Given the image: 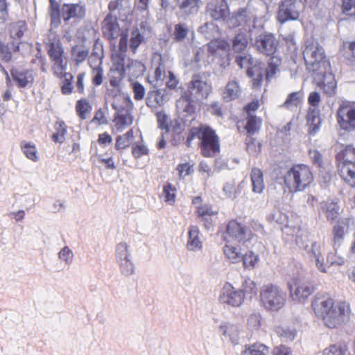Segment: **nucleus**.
I'll use <instances>...</instances> for the list:
<instances>
[{"label":"nucleus","mask_w":355,"mask_h":355,"mask_svg":"<svg viewBox=\"0 0 355 355\" xmlns=\"http://www.w3.org/2000/svg\"><path fill=\"white\" fill-rule=\"evenodd\" d=\"M312 306L316 315L320 317L329 329L338 328L349 319V305L344 301L331 297L317 299Z\"/></svg>","instance_id":"f257e3e1"},{"label":"nucleus","mask_w":355,"mask_h":355,"mask_svg":"<svg viewBox=\"0 0 355 355\" xmlns=\"http://www.w3.org/2000/svg\"><path fill=\"white\" fill-rule=\"evenodd\" d=\"M257 32L259 35L254 40L256 49L265 55L271 56L266 71V78L269 80L277 73L282 64L281 58L274 55L279 46V41L273 34L263 31L261 26L257 28Z\"/></svg>","instance_id":"f03ea898"},{"label":"nucleus","mask_w":355,"mask_h":355,"mask_svg":"<svg viewBox=\"0 0 355 355\" xmlns=\"http://www.w3.org/2000/svg\"><path fill=\"white\" fill-rule=\"evenodd\" d=\"M198 139L201 154L204 157H213L220 152V139L214 130L205 125L190 129L187 138V144L189 147L194 139Z\"/></svg>","instance_id":"7ed1b4c3"},{"label":"nucleus","mask_w":355,"mask_h":355,"mask_svg":"<svg viewBox=\"0 0 355 355\" xmlns=\"http://www.w3.org/2000/svg\"><path fill=\"white\" fill-rule=\"evenodd\" d=\"M288 272L293 277L288 283L292 299L294 301L304 302L314 291L312 282L303 275L302 268L300 263H291Z\"/></svg>","instance_id":"20e7f679"},{"label":"nucleus","mask_w":355,"mask_h":355,"mask_svg":"<svg viewBox=\"0 0 355 355\" xmlns=\"http://www.w3.org/2000/svg\"><path fill=\"white\" fill-rule=\"evenodd\" d=\"M303 58L307 69L313 73H321L322 71L329 68V61L327 59L323 47L313 40L305 42Z\"/></svg>","instance_id":"39448f33"},{"label":"nucleus","mask_w":355,"mask_h":355,"mask_svg":"<svg viewBox=\"0 0 355 355\" xmlns=\"http://www.w3.org/2000/svg\"><path fill=\"white\" fill-rule=\"evenodd\" d=\"M211 89L209 73H196L192 76L188 83V114L193 111V103L206 99Z\"/></svg>","instance_id":"423d86ee"},{"label":"nucleus","mask_w":355,"mask_h":355,"mask_svg":"<svg viewBox=\"0 0 355 355\" xmlns=\"http://www.w3.org/2000/svg\"><path fill=\"white\" fill-rule=\"evenodd\" d=\"M284 184L291 193L304 191L312 182L313 178L310 168L298 164L290 168L284 176Z\"/></svg>","instance_id":"0eeeda50"},{"label":"nucleus","mask_w":355,"mask_h":355,"mask_svg":"<svg viewBox=\"0 0 355 355\" xmlns=\"http://www.w3.org/2000/svg\"><path fill=\"white\" fill-rule=\"evenodd\" d=\"M336 159L340 177L351 187H355V148L347 146Z\"/></svg>","instance_id":"6e6552de"},{"label":"nucleus","mask_w":355,"mask_h":355,"mask_svg":"<svg viewBox=\"0 0 355 355\" xmlns=\"http://www.w3.org/2000/svg\"><path fill=\"white\" fill-rule=\"evenodd\" d=\"M286 298V293L276 285H263L260 291V299L263 306L270 311L281 309L285 304Z\"/></svg>","instance_id":"1a4fd4ad"},{"label":"nucleus","mask_w":355,"mask_h":355,"mask_svg":"<svg viewBox=\"0 0 355 355\" xmlns=\"http://www.w3.org/2000/svg\"><path fill=\"white\" fill-rule=\"evenodd\" d=\"M309 237L310 235L307 232H302L300 235L297 236L296 243L300 248H303L306 252L311 259L315 260L318 269L320 272L326 273L327 270L324 265L320 244L317 242H311L309 244L308 243L310 241Z\"/></svg>","instance_id":"9d476101"},{"label":"nucleus","mask_w":355,"mask_h":355,"mask_svg":"<svg viewBox=\"0 0 355 355\" xmlns=\"http://www.w3.org/2000/svg\"><path fill=\"white\" fill-rule=\"evenodd\" d=\"M257 16L251 12L248 8H239L236 10L232 12L227 20V23L230 28H236L242 26L246 31L251 33L253 35V30L257 28Z\"/></svg>","instance_id":"9b49d317"},{"label":"nucleus","mask_w":355,"mask_h":355,"mask_svg":"<svg viewBox=\"0 0 355 355\" xmlns=\"http://www.w3.org/2000/svg\"><path fill=\"white\" fill-rule=\"evenodd\" d=\"M209 55L212 61L223 69H226L230 64L229 55L230 46L224 40H211L207 45Z\"/></svg>","instance_id":"f8f14e48"},{"label":"nucleus","mask_w":355,"mask_h":355,"mask_svg":"<svg viewBox=\"0 0 355 355\" xmlns=\"http://www.w3.org/2000/svg\"><path fill=\"white\" fill-rule=\"evenodd\" d=\"M304 6L300 0H282L279 5L277 21L284 24L297 20Z\"/></svg>","instance_id":"ddd939ff"},{"label":"nucleus","mask_w":355,"mask_h":355,"mask_svg":"<svg viewBox=\"0 0 355 355\" xmlns=\"http://www.w3.org/2000/svg\"><path fill=\"white\" fill-rule=\"evenodd\" d=\"M48 54L53 62V69L58 77H61L67 67V61L63 55V49L60 41L54 37L48 44Z\"/></svg>","instance_id":"4468645a"},{"label":"nucleus","mask_w":355,"mask_h":355,"mask_svg":"<svg viewBox=\"0 0 355 355\" xmlns=\"http://www.w3.org/2000/svg\"><path fill=\"white\" fill-rule=\"evenodd\" d=\"M123 103L126 109H122L115 101L112 103V107L116 111L114 118L115 125L119 130H123L125 127L132 125L133 117L130 113V110L133 107V103L128 95L123 96Z\"/></svg>","instance_id":"2eb2a0df"},{"label":"nucleus","mask_w":355,"mask_h":355,"mask_svg":"<svg viewBox=\"0 0 355 355\" xmlns=\"http://www.w3.org/2000/svg\"><path fill=\"white\" fill-rule=\"evenodd\" d=\"M218 334L222 340L236 345L243 337V327L240 324L222 321L218 327Z\"/></svg>","instance_id":"dca6fc26"},{"label":"nucleus","mask_w":355,"mask_h":355,"mask_svg":"<svg viewBox=\"0 0 355 355\" xmlns=\"http://www.w3.org/2000/svg\"><path fill=\"white\" fill-rule=\"evenodd\" d=\"M337 121L347 131L355 130V103H343L337 110Z\"/></svg>","instance_id":"f3484780"},{"label":"nucleus","mask_w":355,"mask_h":355,"mask_svg":"<svg viewBox=\"0 0 355 355\" xmlns=\"http://www.w3.org/2000/svg\"><path fill=\"white\" fill-rule=\"evenodd\" d=\"M218 300L224 305L239 307L245 300L243 291L226 283L221 289Z\"/></svg>","instance_id":"a211bd4d"},{"label":"nucleus","mask_w":355,"mask_h":355,"mask_svg":"<svg viewBox=\"0 0 355 355\" xmlns=\"http://www.w3.org/2000/svg\"><path fill=\"white\" fill-rule=\"evenodd\" d=\"M86 14L85 5L82 2L76 3H64L62 6V17L65 22L71 19L80 20L85 17Z\"/></svg>","instance_id":"6ab92c4d"},{"label":"nucleus","mask_w":355,"mask_h":355,"mask_svg":"<svg viewBox=\"0 0 355 355\" xmlns=\"http://www.w3.org/2000/svg\"><path fill=\"white\" fill-rule=\"evenodd\" d=\"M321 73H313L318 80L322 81V89L329 96L336 94V81L334 76L331 71V65L329 69H325V71H321Z\"/></svg>","instance_id":"aec40b11"},{"label":"nucleus","mask_w":355,"mask_h":355,"mask_svg":"<svg viewBox=\"0 0 355 355\" xmlns=\"http://www.w3.org/2000/svg\"><path fill=\"white\" fill-rule=\"evenodd\" d=\"M103 35L108 40L116 39L120 35V28L116 16L107 15L103 21Z\"/></svg>","instance_id":"412c9836"},{"label":"nucleus","mask_w":355,"mask_h":355,"mask_svg":"<svg viewBox=\"0 0 355 355\" xmlns=\"http://www.w3.org/2000/svg\"><path fill=\"white\" fill-rule=\"evenodd\" d=\"M11 75L16 85L20 88L31 87L34 81L33 71L31 70L12 69Z\"/></svg>","instance_id":"4be33fe9"},{"label":"nucleus","mask_w":355,"mask_h":355,"mask_svg":"<svg viewBox=\"0 0 355 355\" xmlns=\"http://www.w3.org/2000/svg\"><path fill=\"white\" fill-rule=\"evenodd\" d=\"M180 12L185 17L196 15L199 12L202 0H175Z\"/></svg>","instance_id":"5701e85b"},{"label":"nucleus","mask_w":355,"mask_h":355,"mask_svg":"<svg viewBox=\"0 0 355 355\" xmlns=\"http://www.w3.org/2000/svg\"><path fill=\"white\" fill-rule=\"evenodd\" d=\"M247 228L236 220H231L227 226V234L234 241L243 242L246 240Z\"/></svg>","instance_id":"b1692460"},{"label":"nucleus","mask_w":355,"mask_h":355,"mask_svg":"<svg viewBox=\"0 0 355 355\" xmlns=\"http://www.w3.org/2000/svg\"><path fill=\"white\" fill-rule=\"evenodd\" d=\"M306 124L309 134L314 136L320 129V111L318 107H309L306 114Z\"/></svg>","instance_id":"393cba45"},{"label":"nucleus","mask_w":355,"mask_h":355,"mask_svg":"<svg viewBox=\"0 0 355 355\" xmlns=\"http://www.w3.org/2000/svg\"><path fill=\"white\" fill-rule=\"evenodd\" d=\"M349 221L346 218L340 219L334 227V248H339L344 242L345 236L348 232Z\"/></svg>","instance_id":"a878e982"},{"label":"nucleus","mask_w":355,"mask_h":355,"mask_svg":"<svg viewBox=\"0 0 355 355\" xmlns=\"http://www.w3.org/2000/svg\"><path fill=\"white\" fill-rule=\"evenodd\" d=\"M207 8L208 14L214 20L224 19L229 12L228 6L225 1L209 3Z\"/></svg>","instance_id":"bb28decb"},{"label":"nucleus","mask_w":355,"mask_h":355,"mask_svg":"<svg viewBox=\"0 0 355 355\" xmlns=\"http://www.w3.org/2000/svg\"><path fill=\"white\" fill-rule=\"evenodd\" d=\"M202 243L200 238V231L197 226H191L188 232L187 248L190 251L200 250Z\"/></svg>","instance_id":"cd10ccee"},{"label":"nucleus","mask_w":355,"mask_h":355,"mask_svg":"<svg viewBox=\"0 0 355 355\" xmlns=\"http://www.w3.org/2000/svg\"><path fill=\"white\" fill-rule=\"evenodd\" d=\"M48 14L51 19V28H56L61 23L62 8L56 0H49Z\"/></svg>","instance_id":"c85d7f7f"},{"label":"nucleus","mask_w":355,"mask_h":355,"mask_svg":"<svg viewBox=\"0 0 355 355\" xmlns=\"http://www.w3.org/2000/svg\"><path fill=\"white\" fill-rule=\"evenodd\" d=\"M201 202L202 198L200 196H197L192 200V203L196 206L198 217L208 223L209 217L216 214L217 211H214L209 205H202Z\"/></svg>","instance_id":"c756f323"},{"label":"nucleus","mask_w":355,"mask_h":355,"mask_svg":"<svg viewBox=\"0 0 355 355\" xmlns=\"http://www.w3.org/2000/svg\"><path fill=\"white\" fill-rule=\"evenodd\" d=\"M240 93L241 89L238 81L232 80L226 85L225 90L222 94V98L225 101L230 102L237 98Z\"/></svg>","instance_id":"7c9ffc66"},{"label":"nucleus","mask_w":355,"mask_h":355,"mask_svg":"<svg viewBox=\"0 0 355 355\" xmlns=\"http://www.w3.org/2000/svg\"><path fill=\"white\" fill-rule=\"evenodd\" d=\"M189 33V27L185 23L180 22L174 25L171 37L173 42L180 43L184 41Z\"/></svg>","instance_id":"2f4dec72"},{"label":"nucleus","mask_w":355,"mask_h":355,"mask_svg":"<svg viewBox=\"0 0 355 355\" xmlns=\"http://www.w3.org/2000/svg\"><path fill=\"white\" fill-rule=\"evenodd\" d=\"M103 57L102 44L96 42L94 45L93 51L88 58V64L90 67H102Z\"/></svg>","instance_id":"473e14b6"},{"label":"nucleus","mask_w":355,"mask_h":355,"mask_svg":"<svg viewBox=\"0 0 355 355\" xmlns=\"http://www.w3.org/2000/svg\"><path fill=\"white\" fill-rule=\"evenodd\" d=\"M20 42L12 41L8 45H1L0 47V59L8 63L12 60V51L17 52L19 50Z\"/></svg>","instance_id":"72a5a7b5"},{"label":"nucleus","mask_w":355,"mask_h":355,"mask_svg":"<svg viewBox=\"0 0 355 355\" xmlns=\"http://www.w3.org/2000/svg\"><path fill=\"white\" fill-rule=\"evenodd\" d=\"M250 178L252 185V191L255 193H262L265 187L262 171L258 168H252L250 173Z\"/></svg>","instance_id":"f704fd0d"},{"label":"nucleus","mask_w":355,"mask_h":355,"mask_svg":"<svg viewBox=\"0 0 355 355\" xmlns=\"http://www.w3.org/2000/svg\"><path fill=\"white\" fill-rule=\"evenodd\" d=\"M321 209L324 212L327 220H334L339 216L340 207L337 202L327 200L321 205Z\"/></svg>","instance_id":"c9c22d12"},{"label":"nucleus","mask_w":355,"mask_h":355,"mask_svg":"<svg viewBox=\"0 0 355 355\" xmlns=\"http://www.w3.org/2000/svg\"><path fill=\"white\" fill-rule=\"evenodd\" d=\"M269 353V348L266 345L261 343H254L246 346L241 355H268Z\"/></svg>","instance_id":"e433bc0d"},{"label":"nucleus","mask_w":355,"mask_h":355,"mask_svg":"<svg viewBox=\"0 0 355 355\" xmlns=\"http://www.w3.org/2000/svg\"><path fill=\"white\" fill-rule=\"evenodd\" d=\"M303 98L304 92L302 91L291 92L282 106L287 109L297 107L302 103Z\"/></svg>","instance_id":"4c0bfd02"},{"label":"nucleus","mask_w":355,"mask_h":355,"mask_svg":"<svg viewBox=\"0 0 355 355\" xmlns=\"http://www.w3.org/2000/svg\"><path fill=\"white\" fill-rule=\"evenodd\" d=\"M248 37L245 33L240 32L236 35L232 42V49L236 53H241L247 48Z\"/></svg>","instance_id":"58836bf2"},{"label":"nucleus","mask_w":355,"mask_h":355,"mask_svg":"<svg viewBox=\"0 0 355 355\" xmlns=\"http://www.w3.org/2000/svg\"><path fill=\"white\" fill-rule=\"evenodd\" d=\"M125 76V72L123 69L116 68L111 69L109 73L110 86L111 87H121L122 81Z\"/></svg>","instance_id":"ea45409f"},{"label":"nucleus","mask_w":355,"mask_h":355,"mask_svg":"<svg viewBox=\"0 0 355 355\" xmlns=\"http://www.w3.org/2000/svg\"><path fill=\"white\" fill-rule=\"evenodd\" d=\"M116 261L132 259L129 245L125 242L118 243L115 249Z\"/></svg>","instance_id":"a19ab883"},{"label":"nucleus","mask_w":355,"mask_h":355,"mask_svg":"<svg viewBox=\"0 0 355 355\" xmlns=\"http://www.w3.org/2000/svg\"><path fill=\"white\" fill-rule=\"evenodd\" d=\"M134 138V131L129 130L126 133L119 135L116 138L115 148L116 150H122L128 148Z\"/></svg>","instance_id":"79ce46f5"},{"label":"nucleus","mask_w":355,"mask_h":355,"mask_svg":"<svg viewBox=\"0 0 355 355\" xmlns=\"http://www.w3.org/2000/svg\"><path fill=\"white\" fill-rule=\"evenodd\" d=\"M146 104L151 109H156L163 104V96L159 91H150L148 93Z\"/></svg>","instance_id":"37998d69"},{"label":"nucleus","mask_w":355,"mask_h":355,"mask_svg":"<svg viewBox=\"0 0 355 355\" xmlns=\"http://www.w3.org/2000/svg\"><path fill=\"white\" fill-rule=\"evenodd\" d=\"M223 250L226 257L232 263H237L241 260L243 254L239 248L226 244L223 248Z\"/></svg>","instance_id":"c03bdc74"},{"label":"nucleus","mask_w":355,"mask_h":355,"mask_svg":"<svg viewBox=\"0 0 355 355\" xmlns=\"http://www.w3.org/2000/svg\"><path fill=\"white\" fill-rule=\"evenodd\" d=\"M246 120L247 122L245 128L249 135H254L259 132L261 125V120L259 118L249 114Z\"/></svg>","instance_id":"a18cd8bd"},{"label":"nucleus","mask_w":355,"mask_h":355,"mask_svg":"<svg viewBox=\"0 0 355 355\" xmlns=\"http://www.w3.org/2000/svg\"><path fill=\"white\" fill-rule=\"evenodd\" d=\"M334 250L335 252H331L328 254L326 263H324L327 270V272H329V268L331 266H343L345 262V258L338 254V248Z\"/></svg>","instance_id":"49530a36"},{"label":"nucleus","mask_w":355,"mask_h":355,"mask_svg":"<svg viewBox=\"0 0 355 355\" xmlns=\"http://www.w3.org/2000/svg\"><path fill=\"white\" fill-rule=\"evenodd\" d=\"M20 146L24 154L28 159L34 162L38 160L37 155V150L35 145L33 142H26L25 141H23L20 143Z\"/></svg>","instance_id":"de8ad7c7"},{"label":"nucleus","mask_w":355,"mask_h":355,"mask_svg":"<svg viewBox=\"0 0 355 355\" xmlns=\"http://www.w3.org/2000/svg\"><path fill=\"white\" fill-rule=\"evenodd\" d=\"M26 31V24L24 21H19L17 23L12 24L10 27V34L11 38L15 41L19 40L22 37L24 32Z\"/></svg>","instance_id":"09e8293b"},{"label":"nucleus","mask_w":355,"mask_h":355,"mask_svg":"<svg viewBox=\"0 0 355 355\" xmlns=\"http://www.w3.org/2000/svg\"><path fill=\"white\" fill-rule=\"evenodd\" d=\"M120 273L124 277H130L135 274V266L132 259L123 260L116 262Z\"/></svg>","instance_id":"8fccbe9b"},{"label":"nucleus","mask_w":355,"mask_h":355,"mask_svg":"<svg viewBox=\"0 0 355 355\" xmlns=\"http://www.w3.org/2000/svg\"><path fill=\"white\" fill-rule=\"evenodd\" d=\"M88 54V49L82 45L75 46L71 49V56L77 64L84 62Z\"/></svg>","instance_id":"3c124183"},{"label":"nucleus","mask_w":355,"mask_h":355,"mask_svg":"<svg viewBox=\"0 0 355 355\" xmlns=\"http://www.w3.org/2000/svg\"><path fill=\"white\" fill-rule=\"evenodd\" d=\"M76 110L78 116L85 120L87 119V114L92 110V106L85 98H82L77 101L76 105Z\"/></svg>","instance_id":"603ef678"},{"label":"nucleus","mask_w":355,"mask_h":355,"mask_svg":"<svg viewBox=\"0 0 355 355\" xmlns=\"http://www.w3.org/2000/svg\"><path fill=\"white\" fill-rule=\"evenodd\" d=\"M144 36L140 33L137 28L131 32L129 47L133 53H136L137 48L144 41Z\"/></svg>","instance_id":"864d4df0"},{"label":"nucleus","mask_w":355,"mask_h":355,"mask_svg":"<svg viewBox=\"0 0 355 355\" xmlns=\"http://www.w3.org/2000/svg\"><path fill=\"white\" fill-rule=\"evenodd\" d=\"M261 325V315L259 312H253L247 319V327L251 331L258 330Z\"/></svg>","instance_id":"5fc2aeb1"},{"label":"nucleus","mask_w":355,"mask_h":355,"mask_svg":"<svg viewBox=\"0 0 355 355\" xmlns=\"http://www.w3.org/2000/svg\"><path fill=\"white\" fill-rule=\"evenodd\" d=\"M241 260H243V266L246 269H253L257 265L259 260V256L252 252L243 254Z\"/></svg>","instance_id":"6e6d98bb"},{"label":"nucleus","mask_w":355,"mask_h":355,"mask_svg":"<svg viewBox=\"0 0 355 355\" xmlns=\"http://www.w3.org/2000/svg\"><path fill=\"white\" fill-rule=\"evenodd\" d=\"M347 351V347L345 345L338 343L324 349L323 355H346Z\"/></svg>","instance_id":"4d7b16f0"},{"label":"nucleus","mask_w":355,"mask_h":355,"mask_svg":"<svg viewBox=\"0 0 355 355\" xmlns=\"http://www.w3.org/2000/svg\"><path fill=\"white\" fill-rule=\"evenodd\" d=\"M56 132L53 134L52 139L56 143H62L64 141V135L67 132L66 125L64 122H59L55 124Z\"/></svg>","instance_id":"13d9d810"},{"label":"nucleus","mask_w":355,"mask_h":355,"mask_svg":"<svg viewBox=\"0 0 355 355\" xmlns=\"http://www.w3.org/2000/svg\"><path fill=\"white\" fill-rule=\"evenodd\" d=\"M131 87L134 94V99L135 101H139L144 98L146 89L143 85L138 81H135L131 83Z\"/></svg>","instance_id":"bf43d9fd"},{"label":"nucleus","mask_w":355,"mask_h":355,"mask_svg":"<svg viewBox=\"0 0 355 355\" xmlns=\"http://www.w3.org/2000/svg\"><path fill=\"white\" fill-rule=\"evenodd\" d=\"M92 81L95 86L101 85L103 82L104 71L102 67H91Z\"/></svg>","instance_id":"052dcab7"},{"label":"nucleus","mask_w":355,"mask_h":355,"mask_svg":"<svg viewBox=\"0 0 355 355\" xmlns=\"http://www.w3.org/2000/svg\"><path fill=\"white\" fill-rule=\"evenodd\" d=\"M148 153L149 150L147 146L141 143H135L132 146V154L135 159L146 155Z\"/></svg>","instance_id":"680f3d73"},{"label":"nucleus","mask_w":355,"mask_h":355,"mask_svg":"<svg viewBox=\"0 0 355 355\" xmlns=\"http://www.w3.org/2000/svg\"><path fill=\"white\" fill-rule=\"evenodd\" d=\"M175 188L171 184L168 183L164 186L163 192L165 196V201L172 205L175 202Z\"/></svg>","instance_id":"e2e57ef3"},{"label":"nucleus","mask_w":355,"mask_h":355,"mask_svg":"<svg viewBox=\"0 0 355 355\" xmlns=\"http://www.w3.org/2000/svg\"><path fill=\"white\" fill-rule=\"evenodd\" d=\"M62 76L64 77V79L62 81V92L65 95L70 94L73 89L71 82L73 76L70 73H63Z\"/></svg>","instance_id":"0e129e2a"},{"label":"nucleus","mask_w":355,"mask_h":355,"mask_svg":"<svg viewBox=\"0 0 355 355\" xmlns=\"http://www.w3.org/2000/svg\"><path fill=\"white\" fill-rule=\"evenodd\" d=\"M261 144L255 139L249 137L246 139V150L251 155H257L261 151Z\"/></svg>","instance_id":"69168bd1"},{"label":"nucleus","mask_w":355,"mask_h":355,"mask_svg":"<svg viewBox=\"0 0 355 355\" xmlns=\"http://www.w3.org/2000/svg\"><path fill=\"white\" fill-rule=\"evenodd\" d=\"M58 257L66 264H70L72 261L73 254L68 246H64L58 253Z\"/></svg>","instance_id":"338daca9"},{"label":"nucleus","mask_w":355,"mask_h":355,"mask_svg":"<svg viewBox=\"0 0 355 355\" xmlns=\"http://www.w3.org/2000/svg\"><path fill=\"white\" fill-rule=\"evenodd\" d=\"M343 12L347 15H355V0H342Z\"/></svg>","instance_id":"774afa93"}]
</instances>
